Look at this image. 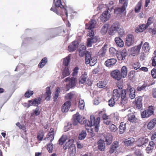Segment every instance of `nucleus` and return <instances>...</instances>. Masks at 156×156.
<instances>
[{
  "instance_id": "f257e3e1",
  "label": "nucleus",
  "mask_w": 156,
  "mask_h": 156,
  "mask_svg": "<svg viewBox=\"0 0 156 156\" xmlns=\"http://www.w3.org/2000/svg\"><path fill=\"white\" fill-rule=\"evenodd\" d=\"M90 120L85 121V125L86 129L90 133L94 131L97 132L100 126V118L98 117L95 119L94 116L92 115L90 116Z\"/></svg>"
},
{
  "instance_id": "f03ea898",
  "label": "nucleus",
  "mask_w": 156,
  "mask_h": 156,
  "mask_svg": "<svg viewBox=\"0 0 156 156\" xmlns=\"http://www.w3.org/2000/svg\"><path fill=\"white\" fill-rule=\"evenodd\" d=\"M119 2L120 3H123L122 6L121 8H118L114 9L113 8V7H111L110 8H109V6L112 5L113 4L112 1L110 2L109 3V5H107V6L108 10L111 11L113 9L114 12L117 14L126 11V7L128 5V1L127 0H119Z\"/></svg>"
},
{
  "instance_id": "7ed1b4c3",
  "label": "nucleus",
  "mask_w": 156,
  "mask_h": 156,
  "mask_svg": "<svg viewBox=\"0 0 156 156\" xmlns=\"http://www.w3.org/2000/svg\"><path fill=\"white\" fill-rule=\"evenodd\" d=\"M97 59L95 56L91 57L90 53L87 51L85 55V62L87 65L90 64L91 66H93L97 62Z\"/></svg>"
},
{
  "instance_id": "20e7f679",
  "label": "nucleus",
  "mask_w": 156,
  "mask_h": 156,
  "mask_svg": "<svg viewBox=\"0 0 156 156\" xmlns=\"http://www.w3.org/2000/svg\"><path fill=\"white\" fill-rule=\"evenodd\" d=\"M96 21L94 20H91L89 24H86V29L88 30L87 35L91 36L94 34V28L96 24Z\"/></svg>"
},
{
  "instance_id": "39448f33",
  "label": "nucleus",
  "mask_w": 156,
  "mask_h": 156,
  "mask_svg": "<svg viewBox=\"0 0 156 156\" xmlns=\"http://www.w3.org/2000/svg\"><path fill=\"white\" fill-rule=\"evenodd\" d=\"M154 108L153 106H150L148 109L143 111L141 113V117L142 118H148L152 115L154 112Z\"/></svg>"
},
{
  "instance_id": "423d86ee",
  "label": "nucleus",
  "mask_w": 156,
  "mask_h": 156,
  "mask_svg": "<svg viewBox=\"0 0 156 156\" xmlns=\"http://www.w3.org/2000/svg\"><path fill=\"white\" fill-rule=\"evenodd\" d=\"M84 119V118L77 112L73 116V124L76 126L77 125L78 123L82 124L83 123V120Z\"/></svg>"
},
{
  "instance_id": "0eeeda50",
  "label": "nucleus",
  "mask_w": 156,
  "mask_h": 156,
  "mask_svg": "<svg viewBox=\"0 0 156 156\" xmlns=\"http://www.w3.org/2000/svg\"><path fill=\"white\" fill-rule=\"evenodd\" d=\"M120 27V26L119 23L115 22L114 23L109 31V34L111 35H114L117 32Z\"/></svg>"
},
{
  "instance_id": "6e6552de",
  "label": "nucleus",
  "mask_w": 156,
  "mask_h": 156,
  "mask_svg": "<svg viewBox=\"0 0 156 156\" xmlns=\"http://www.w3.org/2000/svg\"><path fill=\"white\" fill-rule=\"evenodd\" d=\"M87 39V45L88 47H91L93 44L96 42L98 40V37L96 36H94V34Z\"/></svg>"
},
{
  "instance_id": "1a4fd4ad",
  "label": "nucleus",
  "mask_w": 156,
  "mask_h": 156,
  "mask_svg": "<svg viewBox=\"0 0 156 156\" xmlns=\"http://www.w3.org/2000/svg\"><path fill=\"white\" fill-rule=\"evenodd\" d=\"M126 90H121V104L124 105L127 103L128 98L126 96Z\"/></svg>"
},
{
  "instance_id": "9d476101",
  "label": "nucleus",
  "mask_w": 156,
  "mask_h": 156,
  "mask_svg": "<svg viewBox=\"0 0 156 156\" xmlns=\"http://www.w3.org/2000/svg\"><path fill=\"white\" fill-rule=\"evenodd\" d=\"M134 42V37L132 34H128L126 38V44L128 46H130L133 44Z\"/></svg>"
},
{
  "instance_id": "9b49d317",
  "label": "nucleus",
  "mask_w": 156,
  "mask_h": 156,
  "mask_svg": "<svg viewBox=\"0 0 156 156\" xmlns=\"http://www.w3.org/2000/svg\"><path fill=\"white\" fill-rule=\"evenodd\" d=\"M142 42L139 45L135 46L131 48L130 50V53L132 56H134L136 54L139 53L140 49Z\"/></svg>"
},
{
  "instance_id": "f8f14e48",
  "label": "nucleus",
  "mask_w": 156,
  "mask_h": 156,
  "mask_svg": "<svg viewBox=\"0 0 156 156\" xmlns=\"http://www.w3.org/2000/svg\"><path fill=\"white\" fill-rule=\"evenodd\" d=\"M111 75L114 78L118 80H120L122 77L120 72L117 70L112 72L111 73Z\"/></svg>"
},
{
  "instance_id": "ddd939ff",
  "label": "nucleus",
  "mask_w": 156,
  "mask_h": 156,
  "mask_svg": "<svg viewBox=\"0 0 156 156\" xmlns=\"http://www.w3.org/2000/svg\"><path fill=\"white\" fill-rule=\"evenodd\" d=\"M56 6H52L51 9V10L55 12L57 14H58L57 7H60L61 8H64V6L61 3L60 0H58L56 2Z\"/></svg>"
},
{
  "instance_id": "4468645a",
  "label": "nucleus",
  "mask_w": 156,
  "mask_h": 156,
  "mask_svg": "<svg viewBox=\"0 0 156 156\" xmlns=\"http://www.w3.org/2000/svg\"><path fill=\"white\" fill-rule=\"evenodd\" d=\"M65 82H68L69 81V86L70 88H72L76 85V78L74 77L70 78L69 77H68L65 79Z\"/></svg>"
},
{
  "instance_id": "2eb2a0df",
  "label": "nucleus",
  "mask_w": 156,
  "mask_h": 156,
  "mask_svg": "<svg viewBox=\"0 0 156 156\" xmlns=\"http://www.w3.org/2000/svg\"><path fill=\"white\" fill-rule=\"evenodd\" d=\"M127 55V53L126 50L123 49L121 51L117 53V56L119 60H122L125 59Z\"/></svg>"
},
{
  "instance_id": "dca6fc26",
  "label": "nucleus",
  "mask_w": 156,
  "mask_h": 156,
  "mask_svg": "<svg viewBox=\"0 0 156 156\" xmlns=\"http://www.w3.org/2000/svg\"><path fill=\"white\" fill-rule=\"evenodd\" d=\"M110 14L108 11L104 12L100 16V18L102 21H107L110 18Z\"/></svg>"
},
{
  "instance_id": "f3484780",
  "label": "nucleus",
  "mask_w": 156,
  "mask_h": 156,
  "mask_svg": "<svg viewBox=\"0 0 156 156\" xmlns=\"http://www.w3.org/2000/svg\"><path fill=\"white\" fill-rule=\"evenodd\" d=\"M78 41H74L68 47V51L70 52L75 51L78 48Z\"/></svg>"
},
{
  "instance_id": "a211bd4d",
  "label": "nucleus",
  "mask_w": 156,
  "mask_h": 156,
  "mask_svg": "<svg viewBox=\"0 0 156 156\" xmlns=\"http://www.w3.org/2000/svg\"><path fill=\"white\" fill-rule=\"evenodd\" d=\"M148 140L146 137H141L137 141V146L138 147L142 146L148 142Z\"/></svg>"
},
{
  "instance_id": "6ab92c4d",
  "label": "nucleus",
  "mask_w": 156,
  "mask_h": 156,
  "mask_svg": "<svg viewBox=\"0 0 156 156\" xmlns=\"http://www.w3.org/2000/svg\"><path fill=\"white\" fill-rule=\"evenodd\" d=\"M121 92L120 90L117 89L114 90L113 91V95L112 98H114L115 101H118L120 98V94L119 93Z\"/></svg>"
},
{
  "instance_id": "aec40b11",
  "label": "nucleus",
  "mask_w": 156,
  "mask_h": 156,
  "mask_svg": "<svg viewBox=\"0 0 156 156\" xmlns=\"http://www.w3.org/2000/svg\"><path fill=\"white\" fill-rule=\"evenodd\" d=\"M71 103L70 101H67L63 105L62 107V111L63 112L68 111L70 106Z\"/></svg>"
},
{
  "instance_id": "412c9836",
  "label": "nucleus",
  "mask_w": 156,
  "mask_h": 156,
  "mask_svg": "<svg viewBox=\"0 0 156 156\" xmlns=\"http://www.w3.org/2000/svg\"><path fill=\"white\" fill-rule=\"evenodd\" d=\"M117 60L115 58H111L108 59L105 62V64L107 67H110L116 63Z\"/></svg>"
},
{
  "instance_id": "4be33fe9",
  "label": "nucleus",
  "mask_w": 156,
  "mask_h": 156,
  "mask_svg": "<svg viewBox=\"0 0 156 156\" xmlns=\"http://www.w3.org/2000/svg\"><path fill=\"white\" fill-rule=\"evenodd\" d=\"M147 26L145 24H142L137 27L136 30L135 32L137 33L143 32L147 28Z\"/></svg>"
},
{
  "instance_id": "5701e85b",
  "label": "nucleus",
  "mask_w": 156,
  "mask_h": 156,
  "mask_svg": "<svg viewBox=\"0 0 156 156\" xmlns=\"http://www.w3.org/2000/svg\"><path fill=\"white\" fill-rule=\"evenodd\" d=\"M41 99L40 97L35 98L33 101L32 100L29 101V102L31 103V105L34 106H37L39 105L41 103Z\"/></svg>"
},
{
  "instance_id": "b1692460",
  "label": "nucleus",
  "mask_w": 156,
  "mask_h": 156,
  "mask_svg": "<svg viewBox=\"0 0 156 156\" xmlns=\"http://www.w3.org/2000/svg\"><path fill=\"white\" fill-rule=\"evenodd\" d=\"M86 47L84 45H82L80 48L78 50L79 55L80 57H83L84 55H86L85 52Z\"/></svg>"
},
{
  "instance_id": "393cba45",
  "label": "nucleus",
  "mask_w": 156,
  "mask_h": 156,
  "mask_svg": "<svg viewBox=\"0 0 156 156\" xmlns=\"http://www.w3.org/2000/svg\"><path fill=\"white\" fill-rule=\"evenodd\" d=\"M50 130L51 132L48 133L47 137L44 139V140H47L51 142L54 139V133L53 129H51Z\"/></svg>"
},
{
  "instance_id": "a878e982",
  "label": "nucleus",
  "mask_w": 156,
  "mask_h": 156,
  "mask_svg": "<svg viewBox=\"0 0 156 156\" xmlns=\"http://www.w3.org/2000/svg\"><path fill=\"white\" fill-rule=\"evenodd\" d=\"M115 41L117 45L120 47H122L124 45L123 41L119 37H116L115 39Z\"/></svg>"
},
{
  "instance_id": "bb28decb",
  "label": "nucleus",
  "mask_w": 156,
  "mask_h": 156,
  "mask_svg": "<svg viewBox=\"0 0 156 156\" xmlns=\"http://www.w3.org/2000/svg\"><path fill=\"white\" fill-rule=\"evenodd\" d=\"M107 44H105L98 52L99 55L101 56H104L105 55L107 49Z\"/></svg>"
},
{
  "instance_id": "cd10ccee",
  "label": "nucleus",
  "mask_w": 156,
  "mask_h": 156,
  "mask_svg": "<svg viewBox=\"0 0 156 156\" xmlns=\"http://www.w3.org/2000/svg\"><path fill=\"white\" fill-rule=\"evenodd\" d=\"M135 141V139L133 138H130L126 140L124 142L125 145L127 146H132L134 142Z\"/></svg>"
},
{
  "instance_id": "c85d7f7f",
  "label": "nucleus",
  "mask_w": 156,
  "mask_h": 156,
  "mask_svg": "<svg viewBox=\"0 0 156 156\" xmlns=\"http://www.w3.org/2000/svg\"><path fill=\"white\" fill-rule=\"evenodd\" d=\"M156 124V119H155L151 120L147 125V128L149 130L152 129Z\"/></svg>"
},
{
  "instance_id": "c756f323",
  "label": "nucleus",
  "mask_w": 156,
  "mask_h": 156,
  "mask_svg": "<svg viewBox=\"0 0 156 156\" xmlns=\"http://www.w3.org/2000/svg\"><path fill=\"white\" fill-rule=\"evenodd\" d=\"M98 148L101 151H103L105 148V144L104 140H100L98 142Z\"/></svg>"
},
{
  "instance_id": "7c9ffc66",
  "label": "nucleus",
  "mask_w": 156,
  "mask_h": 156,
  "mask_svg": "<svg viewBox=\"0 0 156 156\" xmlns=\"http://www.w3.org/2000/svg\"><path fill=\"white\" fill-rule=\"evenodd\" d=\"M128 117V120L130 122L135 123L137 122V119L133 114H129Z\"/></svg>"
},
{
  "instance_id": "2f4dec72",
  "label": "nucleus",
  "mask_w": 156,
  "mask_h": 156,
  "mask_svg": "<svg viewBox=\"0 0 156 156\" xmlns=\"http://www.w3.org/2000/svg\"><path fill=\"white\" fill-rule=\"evenodd\" d=\"M118 145L119 143L118 142H114L112 145V147L110 149L109 152L110 153H112L114 152L118 147Z\"/></svg>"
},
{
  "instance_id": "473e14b6",
  "label": "nucleus",
  "mask_w": 156,
  "mask_h": 156,
  "mask_svg": "<svg viewBox=\"0 0 156 156\" xmlns=\"http://www.w3.org/2000/svg\"><path fill=\"white\" fill-rule=\"evenodd\" d=\"M127 74V69L126 67L125 66H123L121 69V74L123 78H125Z\"/></svg>"
},
{
  "instance_id": "72a5a7b5",
  "label": "nucleus",
  "mask_w": 156,
  "mask_h": 156,
  "mask_svg": "<svg viewBox=\"0 0 156 156\" xmlns=\"http://www.w3.org/2000/svg\"><path fill=\"white\" fill-rule=\"evenodd\" d=\"M150 86V84H147L146 83H144L141 86H139L137 87V90L138 91L142 90H147L149 89L148 87Z\"/></svg>"
},
{
  "instance_id": "f704fd0d",
  "label": "nucleus",
  "mask_w": 156,
  "mask_h": 156,
  "mask_svg": "<svg viewBox=\"0 0 156 156\" xmlns=\"http://www.w3.org/2000/svg\"><path fill=\"white\" fill-rule=\"evenodd\" d=\"M105 141L108 145L110 144L112 142V135L109 133L107 134L105 136Z\"/></svg>"
},
{
  "instance_id": "c9c22d12",
  "label": "nucleus",
  "mask_w": 156,
  "mask_h": 156,
  "mask_svg": "<svg viewBox=\"0 0 156 156\" xmlns=\"http://www.w3.org/2000/svg\"><path fill=\"white\" fill-rule=\"evenodd\" d=\"M142 99L141 97H138L136 100V107L137 109H140L142 107Z\"/></svg>"
},
{
  "instance_id": "e433bc0d",
  "label": "nucleus",
  "mask_w": 156,
  "mask_h": 156,
  "mask_svg": "<svg viewBox=\"0 0 156 156\" xmlns=\"http://www.w3.org/2000/svg\"><path fill=\"white\" fill-rule=\"evenodd\" d=\"M129 97L131 99H133L135 98V90L134 88L133 87H130L129 89Z\"/></svg>"
},
{
  "instance_id": "4c0bfd02",
  "label": "nucleus",
  "mask_w": 156,
  "mask_h": 156,
  "mask_svg": "<svg viewBox=\"0 0 156 156\" xmlns=\"http://www.w3.org/2000/svg\"><path fill=\"white\" fill-rule=\"evenodd\" d=\"M126 123L124 122H121L119 127V132L121 134L124 132L126 129Z\"/></svg>"
},
{
  "instance_id": "58836bf2",
  "label": "nucleus",
  "mask_w": 156,
  "mask_h": 156,
  "mask_svg": "<svg viewBox=\"0 0 156 156\" xmlns=\"http://www.w3.org/2000/svg\"><path fill=\"white\" fill-rule=\"evenodd\" d=\"M51 94L50 87H47L46 88V92L45 93L46 99L48 100H50L51 97Z\"/></svg>"
},
{
  "instance_id": "ea45409f",
  "label": "nucleus",
  "mask_w": 156,
  "mask_h": 156,
  "mask_svg": "<svg viewBox=\"0 0 156 156\" xmlns=\"http://www.w3.org/2000/svg\"><path fill=\"white\" fill-rule=\"evenodd\" d=\"M70 74L69 71L67 67H66L63 70L62 73V78L63 79L65 77L67 76H69Z\"/></svg>"
},
{
  "instance_id": "a19ab883",
  "label": "nucleus",
  "mask_w": 156,
  "mask_h": 156,
  "mask_svg": "<svg viewBox=\"0 0 156 156\" xmlns=\"http://www.w3.org/2000/svg\"><path fill=\"white\" fill-rule=\"evenodd\" d=\"M109 130L111 132H115L116 131L117 129V127L114 124H111L109 125L108 126Z\"/></svg>"
},
{
  "instance_id": "79ce46f5",
  "label": "nucleus",
  "mask_w": 156,
  "mask_h": 156,
  "mask_svg": "<svg viewBox=\"0 0 156 156\" xmlns=\"http://www.w3.org/2000/svg\"><path fill=\"white\" fill-rule=\"evenodd\" d=\"M47 62V58L46 57L43 58L41 61L38 64V67L42 68L46 64Z\"/></svg>"
},
{
  "instance_id": "37998d69",
  "label": "nucleus",
  "mask_w": 156,
  "mask_h": 156,
  "mask_svg": "<svg viewBox=\"0 0 156 156\" xmlns=\"http://www.w3.org/2000/svg\"><path fill=\"white\" fill-rule=\"evenodd\" d=\"M108 25L107 24H105L102 27L101 30V33L103 34H105L107 32L108 28Z\"/></svg>"
},
{
  "instance_id": "c03bdc74",
  "label": "nucleus",
  "mask_w": 156,
  "mask_h": 156,
  "mask_svg": "<svg viewBox=\"0 0 156 156\" xmlns=\"http://www.w3.org/2000/svg\"><path fill=\"white\" fill-rule=\"evenodd\" d=\"M41 111L40 108L39 107L37 106L35 109L33 110V112L32 113V115H34L36 116H37L40 114Z\"/></svg>"
},
{
  "instance_id": "a18cd8bd",
  "label": "nucleus",
  "mask_w": 156,
  "mask_h": 156,
  "mask_svg": "<svg viewBox=\"0 0 156 156\" xmlns=\"http://www.w3.org/2000/svg\"><path fill=\"white\" fill-rule=\"evenodd\" d=\"M142 6V2L141 1H140L137 4L135 8V11L136 13L139 12L141 9Z\"/></svg>"
},
{
  "instance_id": "49530a36",
  "label": "nucleus",
  "mask_w": 156,
  "mask_h": 156,
  "mask_svg": "<svg viewBox=\"0 0 156 156\" xmlns=\"http://www.w3.org/2000/svg\"><path fill=\"white\" fill-rule=\"evenodd\" d=\"M87 77V75L85 74L82 75L79 79L80 83L81 84L84 83L86 81Z\"/></svg>"
},
{
  "instance_id": "de8ad7c7",
  "label": "nucleus",
  "mask_w": 156,
  "mask_h": 156,
  "mask_svg": "<svg viewBox=\"0 0 156 156\" xmlns=\"http://www.w3.org/2000/svg\"><path fill=\"white\" fill-rule=\"evenodd\" d=\"M67 137L66 135H63L59 140V143L60 145H62L66 140Z\"/></svg>"
},
{
  "instance_id": "09e8293b",
  "label": "nucleus",
  "mask_w": 156,
  "mask_h": 156,
  "mask_svg": "<svg viewBox=\"0 0 156 156\" xmlns=\"http://www.w3.org/2000/svg\"><path fill=\"white\" fill-rule=\"evenodd\" d=\"M143 49L145 52L148 51L150 50L149 44L147 42L145 43L143 45Z\"/></svg>"
},
{
  "instance_id": "8fccbe9b",
  "label": "nucleus",
  "mask_w": 156,
  "mask_h": 156,
  "mask_svg": "<svg viewBox=\"0 0 156 156\" xmlns=\"http://www.w3.org/2000/svg\"><path fill=\"white\" fill-rule=\"evenodd\" d=\"M87 135L86 132L84 130L82 131L80 134L79 136V138L80 140L84 139Z\"/></svg>"
},
{
  "instance_id": "3c124183",
  "label": "nucleus",
  "mask_w": 156,
  "mask_h": 156,
  "mask_svg": "<svg viewBox=\"0 0 156 156\" xmlns=\"http://www.w3.org/2000/svg\"><path fill=\"white\" fill-rule=\"evenodd\" d=\"M85 106L84 102L83 100L80 99L79 101V107L80 109L83 110Z\"/></svg>"
},
{
  "instance_id": "603ef678",
  "label": "nucleus",
  "mask_w": 156,
  "mask_h": 156,
  "mask_svg": "<svg viewBox=\"0 0 156 156\" xmlns=\"http://www.w3.org/2000/svg\"><path fill=\"white\" fill-rule=\"evenodd\" d=\"M70 58L69 57L67 56L66 58L63 59V64L67 66H68L69 62H70Z\"/></svg>"
},
{
  "instance_id": "864d4df0",
  "label": "nucleus",
  "mask_w": 156,
  "mask_h": 156,
  "mask_svg": "<svg viewBox=\"0 0 156 156\" xmlns=\"http://www.w3.org/2000/svg\"><path fill=\"white\" fill-rule=\"evenodd\" d=\"M53 148V145L51 142L47 144V149L49 153L52 152Z\"/></svg>"
},
{
  "instance_id": "5fc2aeb1",
  "label": "nucleus",
  "mask_w": 156,
  "mask_h": 156,
  "mask_svg": "<svg viewBox=\"0 0 156 156\" xmlns=\"http://www.w3.org/2000/svg\"><path fill=\"white\" fill-rule=\"evenodd\" d=\"M117 101H115L114 98L112 97L108 101V105L111 107H113L115 104V102Z\"/></svg>"
},
{
  "instance_id": "6e6d98bb",
  "label": "nucleus",
  "mask_w": 156,
  "mask_h": 156,
  "mask_svg": "<svg viewBox=\"0 0 156 156\" xmlns=\"http://www.w3.org/2000/svg\"><path fill=\"white\" fill-rule=\"evenodd\" d=\"M106 83L105 81H100L97 83V86L99 88H103L105 87L106 85Z\"/></svg>"
},
{
  "instance_id": "4d7b16f0",
  "label": "nucleus",
  "mask_w": 156,
  "mask_h": 156,
  "mask_svg": "<svg viewBox=\"0 0 156 156\" xmlns=\"http://www.w3.org/2000/svg\"><path fill=\"white\" fill-rule=\"evenodd\" d=\"M34 94V92L32 90H27L25 94V96L27 98H30Z\"/></svg>"
},
{
  "instance_id": "13d9d810",
  "label": "nucleus",
  "mask_w": 156,
  "mask_h": 156,
  "mask_svg": "<svg viewBox=\"0 0 156 156\" xmlns=\"http://www.w3.org/2000/svg\"><path fill=\"white\" fill-rule=\"evenodd\" d=\"M60 89L59 88L57 87L56 88L54 96L53 97V98H55V100L57 99L58 97L59 93L60 92Z\"/></svg>"
},
{
  "instance_id": "bf43d9fd",
  "label": "nucleus",
  "mask_w": 156,
  "mask_h": 156,
  "mask_svg": "<svg viewBox=\"0 0 156 156\" xmlns=\"http://www.w3.org/2000/svg\"><path fill=\"white\" fill-rule=\"evenodd\" d=\"M79 68L77 67H75L73 70V72L72 73V75L73 76H76Z\"/></svg>"
},
{
  "instance_id": "052dcab7",
  "label": "nucleus",
  "mask_w": 156,
  "mask_h": 156,
  "mask_svg": "<svg viewBox=\"0 0 156 156\" xmlns=\"http://www.w3.org/2000/svg\"><path fill=\"white\" fill-rule=\"evenodd\" d=\"M109 51L110 54L112 55H113L116 52V49L113 47L110 48L109 49Z\"/></svg>"
},
{
  "instance_id": "680f3d73",
  "label": "nucleus",
  "mask_w": 156,
  "mask_h": 156,
  "mask_svg": "<svg viewBox=\"0 0 156 156\" xmlns=\"http://www.w3.org/2000/svg\"><path fill=\"white\" fill-rule=\"evenodd\" d=\"M44 136V133L43 132H41L39 133L37 136L38 140L39 141L41 140L43 137Z\"/></svg>"
},
{
  "instance_id": "e2e57ef3",
  "label": "nucleus",
  "mask_w": 156,
  "mask_h": 156,
  "mask_svg": "<svg viewBox=\"0 0 156 156\" xmlns=\"http://www.w3.org/2000/svg\"><path fill=\"white\" fill-rule=\"evenodd\" d=\"M155 54V56L153 57V59L152 60V65L153 66H156V50L154 51Z\"/></svg>"
},
{
  "instance_id": "0e129e2a",
  "label": "nucleus",
  "mask_w": 156,
  "mask_h": 156,
  "mask_svg": "<svg viewBox=\"0 0 156 156\" xmlns=\"http://www.w3.org/2000/svg\"><path fill=\"white\" fill-rule=\"evenodd\" d=\"M72 127V124L70 123H68L67 126H65L64 128L65 130L67 131L70 129Z\"/></svg>"
},
{
  "instance_id": "69168bd1",
  "label": "nucleus",
  "mask_w": 156,
  "mask_h": 156,
  "mask_svg": "<svg viewBox=\"0 0 156 156\" xmlns=\"http://www.w3.org/2000/svg\"><path fill=\"white\" fill-rule=\"evenodd\" d=\"M153 22V18L151 17H150L148 18L147 21V24H146V26H147V27L150 25Z\"/></svg>"
},
{
  "instance_id": "338daca9",
  "label": "nucleus",
  "mask_w": 156,
  "mask_h": 156,
  "mask_svg": "<svg viewBox=\"0 0 156 156\" xmlns=\"http://www.w3.org/2000/svg\"><path fill=\"white\" fill-rule=\"evenodd\" d=\"M118 32L120 36H123L124 34V31L123 29L121 28L120 27L119 28V30H118Z\"/></svg>"
},
{
  "instance_id": "774afa93",
  "label": "nucleus",
  "mask_w": 156,
  "mask_h": 156,
  "mask_svg": "<svg viewBox=\"0 0 156 156\" xmlns=\"http://www.w3.org/2000/svg\"><path fill=\"white\" fill-rule=\"evenodd\" d=\"M140 66V64L139 62H136L133 65V68L135 70H137Z\"/></svg>"
}]
</instances>
